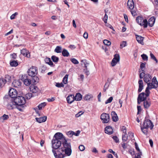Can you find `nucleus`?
I'll return each mask as SVG.
<instances>
[{
  "label": "nucleus",
  "instance_id": "obj_1",
  "mask_svg": "<svg viewBox=\"0 0 158 158\" xmlns=\"http://www.w3.org/2000/svg\"><path fill=\"white\" fill-rule=\"evenodd\" d=\"M64 148H61V151L64 152L65 154L68 156H70L72 153V149L69 140L65 139L62 142Z\"/></svg>",
  "mask_w": 158,
  "mask_h": 158
},
{
  "label": "nucleus",
  "instance_id": "obj_2",
  "mask_svg": "<svg viewBox=\"0 0 158 158\" xmlns=\"http://www.w3.org/2000/svg\"><path fill=\"white\" fill-rule=\"evenodd\" d=\"M148 86L145 90V92L146 93V96H149L150 93L149 90L152 89H156L158 87V82L156 80L155 77H153L151 83L149 82L148 83Z\"/></svg>",
  "mask_w": 158,
  "mask_h": 158
},
{
  "label": "nucleus",
  "instance_id": "obj_3",
  "mask_svg": "<svg viewBox=\"0 0 158 158\" xmlns=\"http://www.w3.org/2000/svg\"><path fill=\"white\" fill-rule=\"evenodd\" d=\"M15 102L17 104V108L19 111H22L20 107H24L26 102L25 98L22 96H19L14 98Z\"/></svg>",
  "mask_w": 158,
  "mask_h": 158
},
{
  "label": "nucleus",
  "instance_id": "obj_4",
  "mask_svg": "<svg viewBox=\"0 0 158 158\" xmlns=\"http://www.w3.org/2000/svg\"><path fill=\"white\" fill-rule=\"evenodd\" d=\"M136 21L137 23L141 26H143L144 28L148 26V21L146 19L141 16H138L136 18Z\"/></svg>",
  "mask_w": 158,
  "mask_h": 158
},
{
  "label": "nucleus",
  "instance_id": "obj_5",
  "mask_svg": "<svg viewBox=\"0 0 158 158\" xmlns=\"http://www.w3.org/2000/svg\"><path fill=\"white\" fill-rule=\"evenodd\" d=\"M62 142L60 140L53 139L52 140V148L53 149H57L60 146Z\"/></svg>",
  "mask_w": 158,
  "mask_h": 158
},
{
  "label": "nucleus",
  "instance_id": "obj_6",
  "mask_svg": "<svg viewBox=\"0 0 158 158\" xmlns=\"http://www.w3.org/2000/svg\"><path fill=\"white\" fill-rule=\"evenodd\" d=\"M38 73L37 67L32 66L28 70V75L31 77H35Z\"/></svg>",
  "mask_w": 158,
  "mask_h": 158
},
{
  "label": "nucleus",
  "instance_id": "obj_7",
  "mask_svg": "<svg viewBox=\"0 0 158 158\" xmlns=\"http://www.w3.org/2000/svg\"><path fill=\"white\" fill-rule=\"evenodd\" d=\"M17 104L15 102V99H11L10 100H9L8 101V103L7 104L6 106L8 109L9 110H11L14 109L15 107L17 108Z\"/></svg>",
  "mask_w": 158,
  "mask_h": 158
},
{
  "label": "nucleus",
  "instance_id": "obj_8",
  "mask_svg": "<svg viewBox=\"0 0 158 158\" xmlns=\"http://www.w3.org/2000/svg\"><path fill=\"white\" fill-rule=\"evenodd\" d=\"M59 150H60V149L56 151L54 149L52 150L55 157V158H64L65 156V155H66L65 154H64V152L62 151L61 152Z\"/></svg>",
  "mask_w": 158,
  "mask_h": 158
},
{
  "label": "nucleus",
  "instance_id": "obj_9",
  "mask_svg": "<svg viewBox=\"0 0 158 158\" xmlns=\"http://www.w3.org/2000/svg\"><path fill=\"white\" fill-rule=\"evenodd\" d=\"M146 93L145 94L144 93L142 92L140 93L138 95L137 98V103L138 104H140L142 102H143L146 100V97L148 96H146Z\"/></svg>",
  "mask_w": 158,
  "mask_h": 158
},
{
  "label": "nucleus",
  "instance_id": "obj_10",
  "mask_svg": "<svg viewBox=\"0 0 158 158\" xmlns=\"http://www.w3.org/2000/svg\"><path fill=\"white\" fill-rule=\"evenodd\" d=\"M100 118L103 123H107L109 121V115L108 114L103 113L101 115Z\"/></svg>",
  "mask_w": 158,
  "mask_h": 158
},
{
  "label": "nucleus",
  "instance_id": "obj_11",
  "mask_svg": "<svg viewBox=\"0 0 158 158\" xmlns=\"http://www.w3.org/2000/svg\"><path fill=\"white\" fill-rule=\"evenodd\" d=\"M143 126L148 128H150L151 130L152 129L154 125L152 121L149 119L145 120L143 123Z\"/></svg>",
  "mask_w": 158,
  "mask_h": 158
},
{
  "label": "nucleus",
  "instance_id": "obj_12",
  "mask_svg": "<svg viewBox=\"0 0 158 158\" xmlns=\"http://www.w3.org/2000/svg\"><path fill=\"white\" fill-rule=\"evenodd\" d=\"M21 80L26 86H28L31 83V80L29 79L26 76H23L21 77Z\"/></svg>",
  "mask_w": 158,
  "mask_h": 158
},
{
  "label": "nucleus",
  "instance_id": "obj_13",
  "mask_svg": "<svg viewBox=\"0 0 158 158\" xmlns=\"http://www.w3.org/2000/svg\"><path fill=\"white\" fill-rule=\"evenodd\" d=\"M9 94L10 96L13 99L15 98L17 96V91L14 88H11L9 91Z\"/></svg>",
  "mask_w": 158,
  "mask_h": 158
},
{
  "label": "nucleus",
  "instance_id": "obj_14",
  "mask_svg": "<svg viewBox=\"0 0 158 158\" xmlns=\"http://www.w3.org/2000/svg\"><path fill=\"white\" fill-rule=\"evenodd\" d=\"M53 139L57 140H60L62 142L65 138L62 133H57L55 135Z\"/></svg>",
  "mask_w": 158,
  "mask_h": 158
},
{
  "label": "nucleus",
  "instance_id": "obj_15",
  "mask_svg": "<svg viewBox=\"0 0 158 158\" xmlns=\"http://www.w3.org/2000/svg\"><path fill=\"white\" fill-rule=\"evenodd\" d=\"M120 56L118 54H116L114 55V57L113 59L111 64L112 66H115L116 64L119 61Z\"/></svg>",
  "mask_w": 158,
  "mask_h": 158
},
{
  "label": "nucleus",
  "instance_id": "obj_16",
  "mask_svg": "<svg viewBox=\"0 0 158 158\" xmlns=\"http://www.w3.org/2000/svg\"><path fill=\"white\" fill-rule=\"evenodd\" d=\"M105 132L106 133L109 135L112 134L113 132L112 127L110 126H106L105 128Z\"/></svg>",
  "mask_w": 158,
  "mask_h": 158
},
{
  "label": "nucleus",
  "instance_id": "obj_17",
  "mask_svg": "<svg viewBox=\"0 0 158 158\" xmlns=\"http://www.w3.org/2000/svg\"><path fill=\"white\" fill-rule=\"evenodd\" d=\"M66 100L68 103L70 104L72 103L75 101L74 95H69L67 98Z\"/></svg>",
  "mask_w": 158,
  "mask_h": 158
},
{
  "label": "nucleus",
  "instance_id": "obj_18",
  "mask_svg": "<svg viewBox=\"0 0 158 158\" xmlns=\"http://www.w3.org/2000/svg\"><path fill=\"white\" fill-rule=\"evenodd\" d=\"M21 53L23 56L29 58L30 56V54L29 52L26 49H23L21 50Z\"/></svg>",
  "mask_w": 158,
  "mask_h": 158
},
{
  "label": "nucleus",
  "instance_id": "obj_19",
  "mask_svg": "<svg viewBox=\"0 0 158 158\" xmlns=\"http://www.w3.org/2000/svg\"><path fill=\"white\" fill-rule=\"evenodd\" d=\"M135 146L136 149L139 152L137 154V155L135 156V158H141V156L142 155V153L140 150L137 144L136 143H135Z\"/></svg>",
  "mask_w": 158,
  "mask_h": 158
},
{
  "label": "nucleus",
  "instance_id": "obj_20",
  "mask_svg": "<svg viewBox=\"0 0 158 158\" xmlns=\"http://www.w3.org/2000/svg\"><path fill=\"white\" fill-rule=\"evenodd\" d=\"M156 18L154 17H152L148 20V24L150 27H152L154 25L155 22Z\"/></svg>",
  "mask_w": 158,
  "mask_h": 158
},
{
  "label": "nucleus",
  "instance_id": "obj_21",
  "mask_svg": "<svg viewBox=\"0 0 158 158\" xmlns=\"http://www.w3.org/2000/svg\"><path fill=\"white\" fill-rule=\"evenodd\" d=\"M152 79V77L149 74H145V77L143 78V80L145 82L148 84L149 82L151 81Z\"/></svg>",
  "mask_w": 158,
  "mask_h": 158
},
{
  "label": "nucleus",
  "instance_id": "obj_22",
  "mask_svg": "<svg viewBox=\"0 0 158 158\" xmlns=\"http://www.w3.org/2000/svg\"><path fill=\"white\" fill-rule=\"evenodd\" d=\"M127 7L130 10H132L134 7L133 0H128L127 2Z\"/></svg>",
  "mask_w": 158,
  "mask_h": 158
},
{
  "label": "nucleus",
  "instance_id": "obj_23",
  "mask_svg": "<svg viewBox=\"0 0 158 158\" xmlns=\"http://www.w3.org/2000/svg\"><path fill=\"white\" fill-rule=\"evenodd\" d=\"M30 89L31 92L33 93H37L39 90L37 86L34 85H31L30 87Z\"/></svg>",
  "mask_w": 158,
  "mask_h": 158
},
{
  "label": "nucleus",
  "instance_id": "obj_24",
  "mask_svg": "<svg viewBox=\"0 0 158 158\" xmlns=\"http://www.w3.org/2000/svg\"><path fill=\"white\" fill-rule=\"evenodd\" d=\"M151 102L149 99L143 101V106L145 109H147L150 106Z\"/></svg>",
  "mask_w": 158,
  "mask_h": 158
},
{
  "label": "nucleus",
  "instance_id": "obj_25",
  "mask_svg": "<svg viewBox=\"0 0 158 158\" xmlns=\"http://www.w3.org/2000/svg\"><path fill=\"white\" fill-rule=\"evenodd\" d=\"M111 115L112 120L114 122L117 121L118 120V117L115 112L114 111H113L111 113Z\"/></svg>",
  "mask_w": 158,
  "mask_h": 158
},
{
  "label": "nucleus",
  "instance_id": "obj_26",
  "mask_svg": "<svg viewBox=\"0 0 158 158\" xmlns=\"http://www.w3.org/2000/svg\"><path fill=\"white\" fill-rule=\"evenodd\" d=\"M47 118V116H44L39 118H36L35 119L37 122L40 123L45 122Z\"/></svg>",
  "mask_w": 158,
  "mask_h": 158
},
{
  "label": "nucleus",
  "instance_id": "obj_27",
  "mask_svg": "<svg viewBox=\"0 0 158 158\" xmlns=\"http://www.w3.org/2000/svg\"><path fill=\"white\" fill-rule=\"evenodd\" d=\"M138 84L139 86L138 91V92H140L142 91L143 87V81L142 80H139L138 81Z\"/></svg>",
  "mask_w": 158,
  "mask_h": 158
},
{
  "label": "nucleus",
  "instance_id": "obj_28",
  "mask_svg": "<svg viewBox=\"0 0 158 158\" xmlns=\"http://www.w3.org/2000/svg\"><path fill=\"white\" fill-rule=\"evenodd\" d=\"M136 39L138 42L141 44H143V40L144 38L141 36L136 35Z\"/></svg>",
  "mask_w": 158,
  "mask_h": 158
},
{
  "label": "nucleus",
  "instance_id": "obj_29",
  "mask_svg": "<svg viewBox=\"0 0 158 158\" xmlns=\"http://www.w3.org/2000/svg\"><path fill=\"white\" fill-rule=\"evenodd\" d=\"M45 61L46 63L51 66H54V65L53 64L52 61L51 60L50 58L48 57H46L44 60Z\"/></svg>",
  "mask_w": 158,
  "mask_h": 158
},
{
  "label": "nucleus",
  "instance_id": "obj_30",
  "mask_svg": "<svg viewBox=\"0 0 158 158\" xmlns=\"http://www.w3.org/2000/svg\"><path fill=\"white\" fill-rule=\"evenodd\" d=\"M75 100L79 101L81 100L82 98V95L79 93H77L76 94L75 96H74Z\"/></svg>",
  "mask_w": 158,
  "mask_h": 158
},
{
  "label": "nucleus",
  "instance_id": "obj_31",
  "mask_svg": "<svg viewBox=\"0 0 158 158\" xmlns=\"http://www.w3.org/2000/svg\"><path fill=\"white\" fill-rule=\"evenodd\" d=\"M12 84L14 87H18L21 85V83L19 80L17 81L15 80L13 82Z\"/></svg>",
  "mask_w": 158,
  "mask_h": 158
},
{
  "label": "nucleus",
  "instance_id": "obj_32",
  "mask_svg": "<svg viewBox=\"0 0 158 158\" xmlns=\"http://www.w3.org/2000/svg\"><path fill=\"white\" fill-rule=\"evenodd\" d=\"M81 62L82 63L81 64L83 67L85 68H87V66L89 65V64L87 62L86 60H81Z\"/></svg>",
  "mask_w": 158,
  "mask_h": 158
},
{
  "label": "nucleus",
  "instance_id": "obj_33",
  "mask_svg": "<svg viewBox=\"0 0 158 158\" xmlns=\"http://www.w3.org/2000/svg\"><path fill=\"white\" fill-rule=\"evenodd\" d=\"M62 54L64 57H68L69 55V54L68 51L66 49H63L62 51Z\"/></svg>",
  "mask_w": 158,
  "mask_h": 158
},
{
  "label": "nucleus",
  "instance_id": "obj_34",
  "mask_svg": "<svg viewBox=\"0 0 158 158\" xmlns=\"http://www.w3.org/2000/svg\"><path fill=\"white\" fill-rule=\"evenodd\" d=\"M122 139L123 142H126L128 140V136L127 133L123 134L122 136Z\"/></svg>",
  "mask_w": 158,
  "mask_h": 158
},
{
  "label": "nucleus",
  "instance_id": "obj_35",
  "mask_svg": "<svg viewBox=\"0 0 158 158\" xmlns=\"http://www.w3.org/2000/svg\"><path fill=\"white\" fill-rule=\"evenodd\" d=\"M7 82V80L2 78L0 79V86L2 87Z\"/></svg>",
  "mask_w": 158,
  "mask_h": 158
},
{
  "label": "nucleus",
  "instance_id": "obj_36",
  "mask_svg": "<svg viewBox=\"0 0 158 158\" xmlns=\"http://www.w3.org/2000/svg\"><path fill=\"white\" fill-rule=\"evenodd\" d=\"M55 52L57 53H60L62 52V47L60 46H57L54 50Z\"/></svg>",
  "mask_w": 158,
  "mask_h": 158
},
{
  "label": "nucleus",
  "instance_id": "obj_37",
  "mask_svg": "<svg viewBox=\"0 0 158 158\" xmlns=\"http://www.w3.org/2000/svg\"><path fill=\"white\" fill-rule=\"evenodd\" d=\"M93 95L91 94H88L85 96L84 99L86 101L89 100L90 98H93Z\"/></svg>",
  "mask_w": 158,
  "mask_h": 158
},
{
  "label": "nucleus",
  "instance_id": "obj_38",
  "mask_svg": "<svg viewBox=\"0 0 158 158\" xmlns=\"http://www.w3.org/2000/svg\"><path fill=\"white\" fill-rule=\"evenodd\" d=\"M10 65L11 66L16 67L18 65V63L17 60H12L10 62Z\"/></svg>",
  "mask_w": 158,
  "mask_h": 158
},
{
  "label": "nucleus",
  "instance_id": "obj_39",
  "mask_svg": "<svg viewBox=\"0 0 158 158\" xmlns=\"http://www.w3.org/2000/svg\"><path fill=\"white\" fill-rule=\"evenodd\" d=\"M51 59L54 62L56 63H57L59 60V58L54 55L52 56Z\"/></svg>",
  "mask_w": 158,
  "mask_h": 158
},
{
  "label": "nucleus",
  "instance_id": "obj_40",
  "mask_svg": "<svg viewBox=\"0 0 158 158\" xmlns=\"http://www.w3.org/2000/svg\"><path fill=\"white\" fill-rule=\"evenodd\" d=\"M141 128L143 133L144 134L147 135L148 134V128L146 127H144L143 126V127H141Z\"/></svg>",
  "mask_w": 158,
  "mask_h": 158
},
{
  "label": "nucleus",
  "instance_id": "obj_41",
  "mask_svg": "<svg viewBox=\"0 0 158 158\" xmlns=\"http://www.w3.org/2000/svg\"><path fill=\"white\" fill-rule=\"evenodd\" d=\"M68 76L69 75L66 74L63 78L62 82L65 84H66L68 82Z\"/></svg>",
  "mask_w": 158,
  "mask_h": 158
},
{
  "label": "nucleus",
  "instance_id": "obj_42",
  "mask_svg": "<svg viewBox=\"0 0 158 158\" xmlns=\"http://www.w3.org/2000/svg\"><path fill=\"white\" fill-rule=\"evenodd\" d=\"M46 105V103L45 102H44L38 105V107L39 110H41L42 108L44 107Z\"/></svg>",
  "mask_w": 158,
  "mask_h": 158
},
{
  "label": "nucleus",
  "instance_id": "obj_43",
  "mask_svg": "<svg viewBox=\"0 0 158 158\" xmlns=\"http://www.w3.org/2000/svg\"><path fill=\"white\" fill-rule=\"evenodd\" d=\"M105 12L106 13V14H105L104 17L103 18V20L104 21V22L105 23H107V19H108V16L106 15V10H105Z\"/></svg>",
  "mask_w": 158,
  "mask_h": 158
},
{
  "label": "nucleus",
  "instance_id": "obj_44",
  "mask_svg": "<svg viewBox=\"0 0 158 158\" xmlns=\"http://www.w3.org/2000/svg\"><path fill=\"white\" fill-rule=\"evenodd\" d=\"M127 45V42L126 41H123L120 44V48H122L125 47Z\"/></svg>",
  "mask_w": 158,
  "mask_h": 158
},
{
  "label": "nucleus",
  "instance_id": "obj_45",
  "mask_svg": "<svg viewBox=\"0 0 158 158\" xmlns=\"http://www.w3.org/2000/svg\"><path fill=\"white\" fill-rule=\"evenodd\" d=\"M103 43L105 45L107 46H109L111 44V42L107 40H103Z\"/></svg>",
  "mask_w": 158,
  "mask_h": 158
},
{
  "label": "nucleus",
  "instance_id": "obj_46",
  "mask_svg": "<svg viewBox=\"0 0 158 158\" xmlns=\"http://www.w3.org/2000/svg\"><path fill=\"white\" fill-rule=\"evenodd\" d=\"M113 99V98L112 97H110L105 102V104H107L109 103H111Z\"/></svg>",
  "mask_w": 158,
  "mask_h": 158
},
{
  "label": "nucleus",
  "instance_id": "obj_47",
  "mask_svg": "<svg viewBox=\"0 0 158 158\" xmlns=\"http://www.w3.org/2000/svg\"><path fill=\"white\" fill-rule=\"evenodd\" d=\"M150 56H151V59L154 60L155 61H156V63H157L158 62L156 58V57H155L154 55L152 53H150Z\"/></svg>",
  "mask_w": 158,
  "mask_h": 158
},
{
  "label": "nucleus",
  "instance_id": "obj_48",
  "mask_svg": "<svg viewBox=\"0 0 158 158\" xmlns=\"http://www.w3.org/2000/svg\"><path fill=\"white\" fill-rule=\"evenodd\" d=\"M74 132L73 131H70L67 132V134L69 137H71L73 135Z\"/></svg>",
  "mask_w": 158,
  "mask_h": 158
},
{
  "label": "nucleus",
  "instance_id": "obj_49",
  "mask_svg": "<svg viewBox=\"0 0 158 158\" xmlns=\"http://www.w3.org/2000/svg\"><path fill=\"white\" fill-rule=\"evenodd\" d=\"M56 86L59 88L61 87H64V85L62 83H56Z\"/></svg>",
  "mask_w": 158,
  "mask_h": 158
},
{
  "label": "nucleus",
  "instance_id": "obj_50",
  "mask_svg": "<svg viewBox=\"0 0 158 158\" xmlns=\"http://www.w3.org/2000/svg\"><path fill=\"white\" fill-rule=\"evenodd\" d=\"M145 64H146L145 63H142V62L141 63L140 67V68L142 71H144L143 70V69L145 67Z\"/></svg>",
  "mask_w": 158,
  "mask_h": 158
},
{
  "label": "nucleus",
  "instance_id": "obj_51",
  "mask_svg": "<svg viewBox=\"0 0 158 158\" xmlns=\"http://www.w3.org/2000/svg\"><path fill=\"white\" fill-rule=\"evenodd\" d=\"M71 61L75 64H77L79 63L78 61L75 58H71L70 59Z\"/></svg>",
  "mask_w": 158,
  "mask_h": 158
},
{
  "label": "nucleus",
  "instance_id": "obj_52",
  "mask_svg": "<svg viewBox=\"0 0 158 158\" xmlns=\"http://www.w3.org/2000/svg\"><path fill=\"white\" fill-rule=\"evenodd\" d=\"M145 71H142V73H140L139 74V77L141 79L143 78V77H145Z\"/></svg>",
  "mask_w": 158,
  "mask_h": 158
},
{
  "label": "nucleus",
  "instance_id": "obj_53",
  "mask_svg": "<svg viewBox=\"0 0 158 158\" xmlns=\"http://www.w3.org/2000/svg\"><path fill=\"white\" fill-rule=\"evenodd\" d=\"M8 118L9 116L7 115L4 114L2 117H1L0 119L5 120L7 119Z\"/></svg>",
  "mask_w": 158,
  "mask_h": 158
},
{
  "label": "nucleus",
  "instance_id": "obj_54",
  "mask_svg": "<svg viewBox=\"0 0 158 158\" xmlns=\"http://www.w3.org/2000/svg\"><path fill=\"white\" fill-rule=\"evenodd\" d=\"M141 56L144 60H148V57L146 55L143 54L141 55Z\"/></svg>",
  "mask_w": 158,
  "mask_h": 158
},
{
  "label": "nucleus",
  "instance_id": "obj_55",
  "mask_svg": "<svg viewBox=\"0 0 158 158\" xmlns=\"http://www.w3.org/2000/svg\"><path fill=\"white\" fill-rule=\"evenodd\" d=\"M121 131H123V134H126V128L125 126H122L121 127Z\"/></svg>",
  "mask_w": 158,
  "mask_h": 158
},
{
  "label": "nucleus",
  "instance_id": "obj_56",
  "mask_svg": "<svg viewBox=\"0 0 158 158\" xmlns=\"http://www.w3.org/2000/svg\"><path fill=\"white\" fill-rule=\"evenodd\" d=\"M10 56L11 58L12 59V60H14L16 59L17 57L16 54L15 53H13V54H11Z\"/></svg>",
  "mask_w": 158,
  "mask_h": 158
},
{
  "label": "nucleus",
  "instance_id": "obj_57",
  "mask_svg": "<svg viewBox=\"0 0 158 158\" xmlns=\"http://www.w3.org/2000/svg\"><path fill=\"white\" fill-rule=\"evenodd\" d=\"M18 15V13L17 12H15V13L13 14L10 16V19H13L15 18V16L16 15Z\"/></svg>",
  "mask_w": 158,
  "mask_h": 158
},
{
  "label": "nucleus",
  "instance_id": "obj_58",
  "mask_svg": "<svg viewBox=\"0 0 158 158\" xmlns=\"http://www.w3.org/2000/svg\"><path fill=\"white\" fill-rule=\"evenodd\" d=\"M85 146L83 145H81L79 147V149L81 151H84L85 149Z\"/></svg>",
  "mask_w": 158,
  "mask_h": 158
},
{
  "label": "nucleus",
  "instance_id": "obj_59",
  "mask_svg": "<svg viewBox=\"0 0 158 158\" xmlns=\"http://www.w3.org/2000/svg\"><path fill=\"white\" fill-rule=\"evenodd\" d=\"M26 96L27 99H30L33 96L32 94L29 93L26 94Z\"/></svg>",
  "mask_w": 158,
  "mask_h": 158
},
{
  "label": "nucleus",
  "instance_id": "obj_60",
  "mask_svg": "<svg viewBox=\"0 0 158 158\" xmlns=\"http://www.w3.org/2000/svg\"><path fill=\"white\" fill-rule=\"evenodd\" d=\"M113 139L115 141V142L117 143L119 142V139L116 136H113L112 137Z\"/></svg>",
  "mask_w": 158,
  "mask_h": 158
},
{
  "label": "nucleus",
  "instance_id": "obj_61",
  "mask_svg": "<svg viewBox=\"0 0 158 158\" xmlns=\"http://www.w3.org/2000/svg\"><path fill=\"white\" fill-rule=\"evenodd\" d=\"M5 79L7 80V82H9L10 80L11 77L9 75H6L5 76Z\"/></svg>",
  "mask_w": 158,
  "mask_h": 158
},
{
  "label": "nucleus",
  "instance_id": "obj_62",
  "mask_svg": "<svg viewBox=\"0 0 158 158\" xmlns=\"http://www.w3.org/2000/svg\"><path fill=\"white\" fill-rule=\"evenodd\" d=\"M109 85L107 84V83H106L105 85L104 86V87L103 89V91L104 92H106V89L108 87Z\"/></svg>",
  "mask_w": 158,
  "mask_h": 158
},
{
  "label": "nucleus",
  "instance_id": "obj_63",
  "mask_svg": "<svg viewBox=\"0 0 158 158\" xmlns=\"http://www.w3.org/2000/svg\"><path fill=\"white\" fill-rule=\"evenodd\" d=\"M128 134L129 137L131 138V139H132L134 137V134L132 132H128Z\"/></svg>",
  "mask_w": 158,
  "mask_h": 158
},
{
  "label": "nucleus",
  "instance_id": "obj_64",
  "mask_svg": "<svg viewBox=\"0 0 158 158\" xmlns=\"http://www.w3.org/2000/svg\"><path fill=\"white\" fill-rule=\"evenodd\" d=\"M131 13L133 16H134L137 15V13L135 10H131Z\"/></svg>",
  "mask_w": 158,
  "mask_h": 158
}]
</instances>
